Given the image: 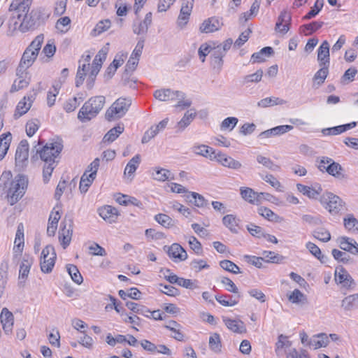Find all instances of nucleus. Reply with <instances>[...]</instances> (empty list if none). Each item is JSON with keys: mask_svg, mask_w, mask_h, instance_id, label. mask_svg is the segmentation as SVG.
<instances>
[{"mask_svg": "<svg viewBox=\"0 0 358 358\" xmlns=\"http://www.w3.org/2000/svg\"><path fill=\"white\" fill-rule=\"evenodd\" d=\"M211 51L214 62L220 66H222L223 64L222 59L225 56L226 53L222 52V49L219 46V45L212 48Z\"/></svg>", "mask_w": 358, "mask_h": 358, "instance_id": "obj_56", "label": "nucleus"}, {"mask_svg": "<svg viewBox=\"0 0 358 358\" xmlns=\"http://www.w3.org/2000/svg\"><path fill=\"white\" fill-rule=\"evenodd\" d=\"M59 87L53 85L52 87L48 91L47 95V104L49 107H52L55 105L56 97L59 94Z\"/></svg>", "mask_w": 358, "mask_h": 358, "instance_id": "obj_61", "label": "nucleus"}, {"mask_svg": "<svg viewBox=\"0 0 358 358\" xmlns=\"http://www.w3.org/2000/svg\"><path fill=\"white\" fill-rule=\"evenodd\" d=\"M155 220L161 225L166 228H170L173 226V221L171 217L166 214L159 213L155 216Z\"/></svg>", "mask_w": 358, "mask_h": 358, "instance_id": "obj_53", "label": "nucleus"}, {"mask_svg": "<svg viewBox=\"0 0 358 358\" xmlns=\"http://www.w3.org/2000/svg\"><path fill=\"white\" fill-rule=\"evenodd\" d=\"M221 26L222 23L220 22V20L213 17L203 21L200 26V31L202 33H212L219 30Z\"/></svg>", "mask_w": 358, "mask_h": 358, "instance_id": "obj_21", "label": "nucleus"}, {"mask_svg": "<svg viewBox=\"0 0 358 358\" xmlns=\"http://www.w3.org/2000/svg\"><path fill=\"white\" fill-rule=\"evenodd\" d=\"M341 250L347 251L354 255H358V243L353 239L346 236L339 237L337 240Z\"/></svg>", "mask_w": 358, "mask_h": 358, "instance_id": "obj_18", "label": "nucleus"}, {"mask_svg": "<svg viewBox=\"0 0 358 358\" xmlns=\"http://www.w3.org/2000/svg\"><path fill=\"white\" fill-rule=\"evenodd\" d=\"M263 71L262 69H259L254 73L244 76L243 78V83L244 85H247L250 83H257L261 81Z\"/></svg>", "mask_w": 358, "mask_h": 358, "instance_id": "obj_52", "label": "nucleus"}, {"mask_svg": "<svg viewBox=\"0 0 358 358\" xmlns=\"http://www.w3.org/2000/svg\"><path fill=\"white\" fill-rule=\"evenodd\" d=\"M223 321L227 328L236 333H242L244 330L243 323L240 320H231L227 317H223Z\"/></svg>", "mask_w": 358, "mask_h": 358, "instance_id": "obj_34", "label": "nucleus"}, {"mask_svg": "<svg viewBox=\"0 0 358 358\" xmlns=\"http://www.w3.org/2000/svg\"><path fill=\"white\" fill-rule=\"evenodd\" d=\"M164 249L167 252L169 257L176 262L184 261L187 258V252L178 243H173L170 247L165 245Z\"/></svg>", "mask_w": 358, "mask_h": 358, "instance_id": "obj_13", "label": "nucleus"}, {"mask_svg": "<svg viewBox=\"0 0 358 358\" xmlns=\"http://www.w3.org/2000/svg\"><path fill=\"white\" fill-rule=\"evenodd\" d=\"M31 3V0L11 3L9 7V11L11 13L9 19L10 28L14 30L19 28L21 31L25 32L35 26L41 19L43 10L41 8H36L29 13Z\"/></svg>", "mask_w": 358, "mask_h": 358, "instance_id": "obj_1", "label": "nucleus"}, {"mask_svg": "<svg viewBox=\"0 0 358 358\" xmlns=\"http://www.w3.org/2000/svg\"><path fill=\"white\" fill-rule=\"evenodd\" d=\"M293 129V127L292 125H280L273 127L270 129H267L261 132L258 137L260 139L262 138H268L275 136H280L284 134L291 130Z\"/></svg>", "mask_w": 358, "mask_h": 358, "instance_id": "obj_19", "label": "nucleus"}, {"mask_svg": "<svg viewBox=\"0 0 358 358\" xmlns=\"http://www.w3.org/2000/svg\"><path fill=\"white\" fill-rule=\"evenodd\" d=\"M29 143L27 140H22L15 152V166L18 171H22L28 163Z\"/></svg>", "mask_w": 358, "mask_h": 358, "instance_id": "obj_9", "label": "nucleus"}, {"mask_svg": "<svg viewBox=\"0 0 358 358\" xmlns=\"http://www.w3.org/2000/svg\"><path fill=\"white\" fill-rule=\"evenodd\" d=\"M221 283L225 286V289L230 292H233L234 294H238V289L236 286V285L234 283V282L230 280L229 278L227 277H222L220 280Z\"/></svg>", "mask_w": 358, "mask_h": 358, "instance_id": "obj_62", "label": "nucleus"}, {"mask_svg": "<svg viewBox=\"0 0 358 358\" xmlns=\"http://www.w3.org/2000/svg\"><path fill=\"white\" fill-rule=\"evenodd\" d=\"M306 247L309 250V252L322 263L326 262L327 257L322 255L321 250L315 243L312 242H308L306 245Z\"/></svg>", "mask_w": 358, "mask_h": 358, "instance_id": "obj_47", "label": "nucleus"}, {"mask_svg": "<svg viewBox=\"0 0 358 358\" xmlns=\"http://www.w3.org/2000/svg\"><path fill=\"white\" fill-rule=\"evenodd\" d=\"M44 41V35H38L25 49L22 54L18 67L17 75L21 76L24 71L29 69L36 59L41 45Z\"/></svg>", "mask_w": 358, "mask_h": 358, "instance_id": "obj_3", "label": "nucleus"}, {"mask_svg": "<svg viewBox=\"0 0 358 358\" xmlns=\"http://www.w3.org/2000/svg\"><path fill=\"white\" fill-rule=\"evenodd\" d=\"M223 224L226 226L232 233H238L237 230V220L233 215H227L222 219Z\"/></svg>", "mask_w": 358, "mask_h": 358, "instance_id": "obj_50", "label": "nucleus"}, {"mask_svg": "<svg viewBox=\"0 0 358 358\" xmlns=\"http://www.w3.org/2000/svg\"><path fill=\"white\" fill-rule=\"evenodd\" d=\"M126 306L134 313H159V310L150 311L146 306L133 301L126 302Z\"/></svg>", "mask_w": 358, "mask_h": 358, "instance_id": "obj_32", "label": "nucleus"}, {"mask_svg": "<svg viewBox=\"0 0 358 358\" xmlns=\"http://www.w3.org/2000/svg\"><path fill=\"white\" fill-rule=\"evenodd\" d=\"M39 128V122L37 119L27 122L26 124V133L29 137H31Z\"/></svg>", "mask_w": 358, "mask_h": 358, "instance_id": "obj_60", "label": "nucleus"}, {"mask_svg": "<svg viewBox=\"0 0 358 358\" xmlns=\"http://www.w3.org/2000/svg\"><path fill=\"white\" fill-rule=\"evenodd\" d=\"M318 169L321 171H326L329 175L338 178L344 179L345 175L343 173V169L340 164L334 162L331 158L322 157L320 159Z\"/></svg>", "mask_w": 358, "mask_h": 358, "instance_id": "obj_7", "label": "nucleus"}, {"mask_svg": "<svg viewBox=\"0 0 358 358\" xmlns=\"http://www.w3.org/2000/svg\"><path fill=\"white\" fill-rule=\"evenodd\" d=\"M324 25V22L315 21L309 24H303L301 29L306 36L310 35L320 29Z\"/></svg>", "mask_w": 358, "mask_h": 358, "instance_id": "obj_48", "label": "nucleus"}, {"mask_svg": "<svg viewBox=\"0 0 358 358\" xmlns=\"http://www.w3.org/2000/svg\"><path fill=\"white\" fill-rule=\"evenodd\" d=\"M131 104L130 99H117L106 110L105 117L108 121L122 117L128 111Z\"/></svg>", "mask_w": 358, "mask_h": 358, "instance_id": "obj_6", "label": "nucleus"}, {"mask_svg": "<svg viewBox=\"0 0 358 358\" xmlns=\"http://www.w3.org/2000/svg\"><path fill=\"white\" fill-rule=\"evenodd\" d=\"M185 197L187 201L194 203V206L198 208H204L208 205V201L199 193L194 192H188V194L185 195Z\"/></svg>", "mask_w": 358, "mask_h": 358, "instance_id": "obj_26", "label": "nucleus"}, {"mask_svg": "<svg viewBox=\"0 0 358 358\" xmlns=\"http://www.w3.org/2000/svg\"><path fill=\"white\" fill-rule=\"evenodd\" d=\"M66 270L72 280L78 285H80L83 278L77 266L73 264H67Z\"/></svg>", "mask_w": 358, "mask_h": 358, "instance_id": "obj_45", "label": "nucleus"}, {"mask_svg": "<svg viewBox=\"0 0 358 358\" xmlns=\"http://www.w3.org/2000/svg\"><path fill=\"white\" fill-rule=\"evenodd\" d=\"M320 203L331 213H338L341 209V199L331 192H326L320 197Z\"/></svg>", "mask_w": 358, "mask_h": 358, "instance_id": "obj_10", "label": "nucleus"}, {"mask_svg": "<svg viewBox=\"0 0 358 358\" xmlns=\"http://www.w3.org/2000/svg\"><path fill=\"white\" fill-rule=\"evenodd\" d=\"M83 100L84 96L83 94H78L76 96L69 99L66 101L64 108L67 113L73 112Z\"/></svg>", "mask_w": 358, "mask_h": 358, "instance_id": "obj_33", "label": "nucleus"}, {"mask_svg": "<svg viewBox=\"0 0 358 358\" xmlns=\"http://www.w3.org/2000/svg\"><path fill=\"white\" fill-rule=\"evenodd\" d=\"M342 306L345 310H353L358 308V294L346 296L342 301Z\"/></svg>", "mask_w": 358, "mask_h": 358, "instance_id": "obj_38", "label": "nucleus"}, {"mask_svg": "<svg viewBox=\"0 0 358 358\" xmlns=\"http://www.w3.org/2000/svg\"><path fill=\"white\" fill-rule=\"evenodd\" d=\"M314 337L317 338L318 340H313L308 342L309 345L314 346L315 349H318L322 347H326L329 343V338L326 334L321 333L318 334Z\"/></svg>", "mask_w": 358, "mask_h": 358, "instance_id": "obj_46", "label": "nucleus"}, {"mask_svg": "<svg viewBox=\"0 0 358 358\" xmlns=\"http://www.w3.org/2000/svg\"><path fill=\"white\" fill-rule=\"evenodd\" d=\"M152 175L155 180L164 182L170 178L171 172L165 169H157Z\"/></svg>", "mask_w": 358, "mask_h": 358, "instance_id": "obj_59", "label": "nucleus"}, {"mask_svg": "<svg viewBox=\"0 0 358 358\" xmlns=\"http://www.w3.org/2000/svg\"><path fill=\"white\" fill-rule=\"evenodd\" d=\"M317 61L319 65L329 66V43L324 41L317 50Z\"/></svg>", "mask_w": 358, "mask_h": 358, "instance_id": "obj_20", "label": "nucleus"}, {"mask_svg": "<svg viewBox=\"0 0 358 358\" xmlns=\"http://www.w3.org/2000/svg\"><path fill=\"white\" fill-rule=\"evenodd\" d=\"M11 141L10 132L2 134L0 136V160H2L7 153Z\"/></svg>", "mask_w": 358, "mask_h": 358, "instance_id": "obj_30", "label": "nucleus"}, {"mask_svg": "<svg viewBox=\"0 0 358 358\" xmlns=\"http://www.w3.org/2000/svg\"><path fill=\"white\" fill-rule=\"evenodd\" d=\"M140 163L141 156L140 155H136L127 163L124 171V175H127L129 177L132 176L138 167Z\"/></svg>", "mask_w": 358, "mask_h": 358, "instance_id": "obj_31", "label": "nucleus"}, {"mask_svg": "<svg viewBox=\"0 0 358 358\" xmlns=\"http://www.w3.org/2000/svg\"><path fill=\"white\" fill-rule=\"evenodd\" d=\"M331 254L336 260L343 263H348L350 259V255H348L346 252H342L337 249H333Z\"/></svg>", "mask_w": 358, "mask_h": 358, "instance_id": "obj_63", "label": "nucleus"}, {"mask_svg": "<svg viewBox=\"0 0 358 358\" xmlns=\"http://www.w3.org/2000/svg\"><path fill=\"white\" fill-rule=\"evenodd\" d=\"M258 213L262 217L270 221H274L277 219L278 215L274 213L271 209L266 207H260L258 208Z\"/></svg>", "mask_w": 358, "mask_h": 358, "instance_id": "obj_64", "label": "nucleus"}, {"mask_svg": "<svg viewBox=\"0 0 358 358\" xmlns=\"http://www.w3.org/2000/svg\"><path fill=\"white\" fill-rule=\"evenodd\" d=\"M312 234L315 238L324 243L331 240V234L324 228H317L313 231Z\"/></svg>", "mask_w": 358, "mask_h": 358, "instance_id": "obj_49", "label": "nucleus"}, {"mask_svg": "<svg viewBox=\"0 0 358 358\" xmlns=\"http://www.w3.org/2000/svg\"><path fill=\"white\" fill-rule=\"evenodd\" d=\"M285 103L286 101L278 97H267L258 101L257 106L261 108H266L276 105H283Z\"/></svg>", "mask_w": 358, "mask_h": 358, "instance_id": "obj_41", "label": "nucleus"}, {"mask_svg": "<svg viewBox=\"0 0 358 358\" xmlns=\"http://www.w3.org/2000/svg\"><path fill=\"white\" fill-rule=\"evenodd\" d=\"M96 178L94 173L87 175L86 172L82 176L80 181L79 189L82 193H85Z\"/></svg>", "mask_w": 358, "mask_h": 358, "instance_id": "obj_36", "label": "nucleus"}, {"mask_svg": "<svg viewBox=\"0 0 358 358\" xmlns=\"http://www.w3.org/2000/svg\"><path fill=\"white\" fill-rule=\"evenodd\" d=\"M36 96V92H33L32 94L28 95L27 96H24L23 99L19 101L14 114L15 119H17L22 115H24L29 110L32 102L35 99Z\"/></svg>", "mask_w": 358, "mask_h": 358, "instance_id": "obj_16", "label": "nucleus"}, {"mask_svg": "<svg viewBox=\"0 0 358 358\" xmlns=\"http://www.w3.org/2000/svg\"><path fill=\"white\" fill-rule=\"evenodd\" d=\"M220 266L224 270L234 274L241 273L239 267L230 260L224 259L220 262Z\"/></svg>", "mask_w": 358, "mask_h": 358, "instance_id": "obj_55", "label": "nucleus"}, {"mask_svg": "<svg viewBox=\"0 0 358 358\" xmlns=\"http://www.w3.org/2000/svg\"><path fill=\"white\" fill-rule=\"evenodd\" d=\"M12 174L10 171L3 172L0 177V196L7 194L11 182Z\"/></svg>", "mask_w": 358, "mask_h": 358, "instance_id": "obj_37", "label": "nucleus"}, {"mask_svg": "<svg viewBox=\"0 0 358 358\" xmlns=\"http://www.w3.org/2000/svg\"><path fill=\"white\" fill-rule=\"evenodd\" d=\"M1 323L6 334L12 331L14 323V315H0Z\"/></svg>", "mask_w": 358, "mask_h": 358, "instance_id": "obj_42", "label": "nucleus"}, {"mask_svg": "<svg viewBox=\"0 0 358 358\" xmlns=\"http://www.w3.org/2000/svg\"><path fill=\"white\" fill-rule=\"evenodd\" d=\"M34 259L29 255L25 254L23 256L22 262L20 266L19 270V281L18 285L20 287H24L26 282V280L28 278L30 268L33 264Z\"/></svg>", "mask_w": 358, "mask_h": 358, "instance_id": "obj_11", "label": "nucleus"}, {"mask_svg": "<svg viewBox=\"0 0 358 358\" xmlns=\"http://www.w3.org/2000/svg\"><path fill=\"white\" fill-rule=\"evenodd\" d=\"M24 227L22 223L18 224L14 241L13 252L20 255L24 248Z\"/></svg>", "mask_w": 358, "mask_h": 358, "instance_id": "obj_24", "label": "nucleus"}, {"mask_svg": "<svg viewBox=\"0 0 358 358\" xmlns=\"http://www.w3.org/2000/svg\"><path fill=\"white\" fill-rule=\"evenodd\" d=\"M214 160H216L218 163L224 167L238 170L242 167V164L231 157L227 156L226 154L222 153L220 151L216 152Z\"/></svg>", "mask_w": 358, "mask_h": 358, "instance_id": "obj_15", "label": "nucleus"}, {"mask_svg": "<svg viewBox=\"0 0 358 358\" xmlns=\"http://www.w3.org/2000/svg\"><path fill=\"white\" fill-rule=\"evenodd\" d=\"M111 25V22L109 20H104L99 22L93 29L94 35H99L108 30Z\"/></svg>", "mask_w": 358, "mask_h": 358, "instance_id": "obj_58", "label": "nucleus"}, {"mask_svg": "<svg viewBox=\"0 0 358 358\" xmlns=\"http://www.w3.org/2000/svg\"><path fill=\"white\" fill-rule=\"evenodd\" d=\"M124 130V126L122 124H118L116 127L110 129L103 136V143H111L115 141L119 136L123 133Z\"/></svg>", "mask_w": 358, "mask_h": 358, "instance_id": "obj_25", "label": "nucleus"}, {"mask_svg": "<svg viewBox=\"0 0 358 358\" xmlns=\"http://www.w3.org/2000/svg\"><path fill=\"white\" fill-rule=\"evenodd\" d=\"M28 184L27 178L23 175H17L10 182L8 193L6 195L10 205L16 203L24 194Z\"/></svg>", "mask_w": 358, "mask_h": 358, "instance_id": "obj_5", "label": "nucleus"}, {"mask_svg": "<svg viewBox=\"0 0 358 358\" xmlns=\"http://www.w3.org/2000/svg\"><path fill=\"white\" fill-rule=\"evenodd\" d=\"M99 214L104 220L113 223L117 220L118 210L111 206H105L99 209Z\"/></svg>", "mask_w": 358, "mask_h": 358, "instance_id": "obj_23", "label": "nucleus"}, {"mask_svg": "<svg viewBox=\"0 0 358 358\" xmlns=\"http://www.w3.org/2000/svg\"><path fill=\"white\" fill-rule=\"evenodd\" d=\"M335 280L347 289H351L355 286V282L351 275L341 266L336 268L335 271Z\"/></svg>", "mask_w": 358, "mask_h": 358, "instance_id": "obj_12", "label": "nucleus"}, {"mask_svg": "<svg viewBox=\"0 0 358 358\" xmlns=\"http://www.w3.org/2000/svg\"><path fill=\"white\" fill-rule=\"evenodd\" d=\"M240 194L246 201L252 204H257V192L252 188L242 187L240 188Z\"/></svg>", "mask_w": 358, "mask_h": 358, "instance_id": "obj_28", "label": "nucleus"}, {"mask_svg": "<svg viewBox=\"0 0 358 358\" xmlns=\"http://www.w3.org/2000/svg\"><path fill=\"white\" fill-rule=\"evenodd\" d=\"M323 7V0H316L313 7L311 8L310 10L303 17V20H308L315 17Z\"/></svg>", "mask_w": 358, "mask_h": 358, "instance_id": "obj_51", "label": "nucleus"}, {"mask_svg": "<svg viewBox=\"0 0 358 358\" xmlns=\"http://www.w3.org/2000/svg\"><path fill=\"white\" fill-rule=\"evenodd\" d=\"M193 5L194 0H182L181 9L178 17V26L182 27L187 23Z\"/></svg>", "mask_w": 358, "mask_h": 358, "instance_id": "obj_17", "label": "nucleus"}, {"mask_svg": "<svg viewBox=\"0 0 358 358\" xmlns=\"http://www.w3.org/2000/svg\"><path fill=\"white\" fill-rule=\"evenodd\" d=\"M273 53V50L271 47H264L260 51L255 52L251 57L252 63L262 62L265 60V57H268Z\"/></svg>", "mask_w": 358, "mask_h": 358, "instance_id": "obj_29", "label": "nucleus"}, {"mask_svg": "<svg viewBox=\"0 0 358 358\" xmlns=\"http://www.w3.org/2000/svg\"><path fill=\"white\" fill-rule=\"evenodd\" d=\"M71 20L69 17H60L56 23V28L61 32L65 33L70 28Z\"/></svg>", "mask_w": 358, "mask_h": 358, "instance_id": "obj_57", "label": "nucleus"}, {"mask_svg": "<svg viewBox=\"0 0 358 358\" xmlns=\"http://www.w3.org/2000/svg\"><path fill=\"white\" fill-rule=\"evenodd\" d=\"M106 103L103 96H95L89 99L81 107L78 119L82 122H87L94 118L103 109Z\"/></svg>", "mask_w": 358, "mask_h": 358, "instance_id": "obj_4", "label": "nucleus"}, {"mask_svg": "<svg viewBox=\"0 0 358 358\" xmlns=\"http://www.w3.org/2000/svg\"><path fill=\"white\" fill-rule=\"evenodd\" d=\"M192 150L195 155L204 157L210 160H214L213 157L217 152L213 148L203 144L194 145L192 146Z\"/></svg>", "mask_w": 358, "mask_h": 358, "instance_id": "obj_22", "label": "nucleus"}, {"mask_svg": "<svg viewBox=\"0 0 358 358\" xmlns=\"http://www.w3.org/2000/svg\"><path fill=\"white\" fill-rule=\"evenodd\" d=\"M319 66L320 69L315 73L313 80L314 84H317L318 86H320L324 83V80L328 76L329 66Z\"/></svg>", "mask_w": 358, "mask_h": 358, "instance_id": "obj_35", "label": "nucleus"}, {"mask_svg": "<svg viewBox=\"0 0 358 358\" xmlns=\"http://www.w3.org/2000/svg\"><path fill=\"white\" fill-rule=\"evenodd\" d=\"M240 296V294L229 297L224 295L215 296V299L224 306H234L238 303Z\"/></svg>", "mask_w": 358, "mask_h": 358, "instance_id": "obj_44", "label": "nucleus"}, {"mask_svg": "<svg viewBox=\"0 0 358 358\" xmlns=\"http://www.w3.org/2000/svg\"><path fill=\"white\" fill-rule=\"evenodd\" d=\"M209 348L215 353L222 351V343L220 336L217 333H213L209 338Z\"/></svg>", "mask_w": 358, "mask_h": 358, "instance_id": "obj_40", "label": "nucleus"}, {"mask_svg": "<svg viewBox=\"0 0 358 358\" xmlns=\"http://www.w3.org/2000/svg\"><path fill=\"white\" fill-rule=\"evenodd\" d=\"M297 189L303 194L310 199H316L321 193L322 189L319 187L317 189L311 188L308 186L301 184H297Z\"/></svg>", "mask_w": 358, "mask_h": 358, "instance_id": "obj_39", "label": "nucleus"}, {"mask_svg": "<svg viewBox=\"0 0 358 358\" xmlns=\"http://www.w3.org/2000/svg\"><path fill=\"white\" fill-rule=\"evenodd\" d=\"M57 255L52 245H48L42 250L40 266L41 271L44 273H50L55 264Z\"/></svg>", "mask_w": 358, "mask_h": 358, "instance_id": "obj_8", "label": "nucleus"}, {"mask_svg": "<svg viewBox=\"0 0 358 358\" xmlns=\"http://www.w3.org/2000/svg\"><path fill=\"white\" fill-rule=\"evenodd\" d=\"M63 145L59 142L48 143L41 148L35 145L32 152H36L31 157L32 160L38 159V157L45 162L43 170V181L46 183L49 181L53 170L55 168V159L62 152Z\"/></svg>", "mask_w": 358, "mask_h": 358, "instance_id": "obj_2", "label": "nucleus"}, {"mask_svg": "<svg viewBox=\"0 0 358 358\" xmlns=\"http://www.w3.org/2000/svg\"><path fill=\"white\" fill-rule=\"evenodd\" d=\"M153 96L160 101H167L185 97V94L180 91H173L171 89H160L155 91Z\"/></svg>", "mask_w": 358, "mask_h": 358, "instance_id": "obj_14", "label": "nucleus"}, {"mask_svg": "<svg viewBox=\"0 0 358 358\" xmlns=\"http://www.w3.org/2000/svg\"><path fill=\"white\" fill-rule=\"evenodd\" d=\"M345 228L350 233H358V220L352 215H348L344 218Z\"/></svg>", "mask_w": 358, "mask_h": 358, "instance_id": "obj_43", "label": "nucleus"}, {"mask_svg": "<svg viewBox=\"0 0 358 358\" xmlns=\"http://www.w3.org/2000/svg\"><path fill=\"white\" fill-rule=\"evenodd\" d=\"M257 161L258 163L262 164L266 168L271 170V171H278L279 169V166L275 164L271 159L259 155L257 156Z\"/></svg>", "mask_w": 358, "mask_h": 358, "instance_id": "obj_54", "label": "nucleus"}, {"mask_svg": "<svg viewBox=\"0 0 358 358\" xmlns=\"http://www.w3.org/2000/svg\"><path fill=\"white\" fill-rule=\"evenodd\" d=\"M196 113L194 109L188 110L182 117V118L178 122L177 127L179 131H183L187 126H189L193 120L196 117Z\"/></svg>", "mask_w": 358, "mask_h": 358, "instance_id": "obj_27", "label": "nucleus"}]
</instances>
